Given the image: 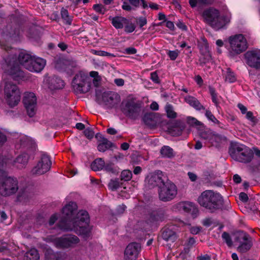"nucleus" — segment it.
<instances>
[{
  "mask_svg": "<svg viewBox=\"0 0 260 260\" xmlns=\"http://www.w3.org/2000/svg\"><path fill=\"white\" fill-rule=\"evenodd\" d=\"M226 137L218 134H212L210 137L209 142L216 147H218L223 142L226 141Z\"/></svg>",
  "mask_w": 260,
  "mask_h": 260,
  "instance_id": "2f4dec72",
  "label": "nucleus"
},
{
  "mask_svg": "<svg viewBox=\"0 0 260 260\" xmlns=\"http://www.w3.org/2000/svg\"><path fill=\"white\" fill-rule=\"evenodd\" d=\"M141 248L140 244L138 243L129 244L124 251V260H137Z\"/></svg>",
  "mask_w": 260,
  "mask_h": 260,
  "instance_id": "a211bd4d",
  "label": "nucleus"
},
{
  "mask_svg": "<svg viewBox=\"0 0 260 260\" xmlns=\"http://www.w3.org/2000/svg\"><path fill=\"white\" fill-rule=\"evenodd\" d=\"M6 159L0 154V194L9 197L15 194L19 189L18 181L16 178L8 176L3 170Z\"/></svg>",
  "mask_w": 260,
  "mask_h": 260,
  "instance_id": "f03ea898",
  "label": "nucleus"
},
{
  "mask_svg": "<svg viewBox=\"0 0 260 260\" xmlns=\"http://www.w3.org/2000/svg\"><path fill=\"white\" fill-rule=\"evenodd\" d=\"M212 133H208L205 132H203L201 133L200 136L201 137L205 140H206L209 142L210 137Z\"/></svg>",
  "mask_w": 260,
  "mask_h": 260,
  "instance_id": "338daca9",
  "label": "nucleus"
},
{
  "mask_svg": "<svg viewBox=\"0 0 260 260\" xmlns=\"http://www.w3.org/2000/svg\"><path fill=\"white\" fill-rule=\"evenodd\" d=\"M46 260H59L58 254L51 250H48L45 253Z\"/></svg>",
  "mask_w": 260,
  "mask_h": 260,
  "instance_id": "a18cd8bd",
  "label": "nucleus"
},
{
  "mask_svg": "<svg viewBox=\"0 0 260 260\" xmlns=\"http://www.w3.org/2000/svg\"><path fill=\"white\" fill-rule=\"evenodd\" d=\"M33 197L32 192H30L27 188L20 189L18 196L17 199L20 202H27Z\"/></svg>",
  "mask_w": 260,
  "mask_h": 260,
  "instance_id": "c85d7f7f",
  "label": "nucleus"
},
{
  "mask_svg": "<svg viewBox=\"0 0 260 260\" xmlns=\"http://www.w3.org/2000/svg\"><path fill=\"white\" fill-rule=\"evenodd\" d=\"M23 102L27 114L30 117H33L37 111V98L35 94L32 92L25 93Z\"/></svg>",
  "mask_w": 260,
  "mask_h": 260,
  "instance_id": "2eb2a0df",
  "label": "nucleus"
},
{
  "mask_svg": "<svg viewBox=\"0 0 260 260\" xmlns=\"http://www.w3.org/2000/svg\"><path fill=\"white\" fill-rule=\"evenodd\" d=\"M185 123L180 120L175 121L169 128L170 133L173 136H180L185 128Z\"/></svg>",
  "mask_w": 260,
  "mask_h": 260,
  "instance_id": "5701e85b",
  "label": "nucleus"
},
{
  "mask_svg": "<svg viewBox=\"0 0 260 260\" xmlns=\"http://www.w3.org/2000/svg\"><path fill=\"white\" fill-rule=\"evenodd\" d=\"M77 207L76 203L71 202L63 208V216L59 222L58 226L62 230L73 231L78 235L87 238L91 233L89 214L86 211L81 210L74 217V212Z\"/></svg>",
  "mask_w": 260,
  "mask_h": 260,
  "instance_id": "f257e3e1",
  "label": "nucleus"
},
{
  "mask_svg": "<svg viewBox=\"0 0 260 260\" xmlns=\"http://www.w3.org/2000/svg\"><path fill=\"white\" fill-rule=\"evenodd\" d=\"M88 77L82 72L77 74L72 81V86L76 93L87 92L90 88V84L87 81Z\"/></svg>",
  "mask_w": 260,
  "mask_h": 260,
  "instance_id": "9d476101",
  "label": "nucleus"
},
{
  "mask_svg": "<svg viewBox=\"0 0 260 260\" xmlns=\"http://www.w3.org/2000/svg\"><path fill=\"white\" fill-rule=\"evenodd\" d=\"M126 208V207L123 204L118 206L116 209V213L118 214H122Z\"/></svg>",
  "mask_w": 260,
  "mask_h": 260,
  "instance_id": "0e129e2a",
  "label": "nucleus"
},
{
  "mask_svg": "<svg viewBox=\"0 0 260 260\" xmlns=\"http://www.w3.org/2000/svg\"><path fill=\"white\" fill-rule=\"evenodd\" d=\"M202 17L204 21L215 30L225 28L231 19V14L220 16L219 11L213 8L205 10Z\"/></svg>",
  "mask_w": 260,
  "mask_h": 260,
  "instance_id": "7ed1b4c3",
  "label": "nucleus"
},
{
  "mask_svg": "<svg viewBox=\"0 0 260 260\" xmlns=\"http://www.w3.org/2000/svg\"><path fill=\"white\" fill-rule=\"evenodd\" d=\"M61 16L63 22L66 24L71 25L72 22V17L69 15V12L67 10L62 8L61 10Z\"/></svg>",
  "mask_w": 260,
  "mask_h": 260,
  "instance_id": "a19ab883",
  "label": "nucleus"
},
{
  "mask_svg": "<svg viewBox=\"0 0 260 260\" xmlns=\"http://www.w3.org/2000/svg\"><path fill=\"white\" fill-rule=\"evenodd\" d=\"M7 141L5 134L0 130V146L3 145Z\"/></svg>",
  "mask_w": 260,
  "mask_h": 260,
  "instance_id": "69168bd1",
  "label": "nucleus"
},
{
  "mask_svg": "<svg viewBox=\"0 0 260 260\" xmlns=\"http://www.w3.org/2000/svg\"><path fill=\"white\" fill-rule=\"evenodd\" d=\"M125 53L127 54H135L137 53V50L134 47H129L125 49Z\"/></svg>",
  "mask_w": 260,
  "mask_h": 260,
  "instance_id": "e2e57ef3",
  "label": "nucleus"
},
{
  "mask_svg": "<svg viewBox=\"0 0 260 260\" xmlns=\"http://www.w3.org/2000/svg\"><path fill=\"white\" fill-rule=\"evenodd\" d=\"M34 56L27 53L26 51H22L19 53L18 56V61L19 64L24 67L26 70H28L29 64L31 61V59Z\"/></svg>",
  "mask_w": 260,
  "mask_h": 260,
  "instance_id": "393cba45",
  "label": "nucleus"
},
{
  "mask_svg": "<svg viewBox=\"0 0 260 260\" xmlns=\"http://www.w3.org/2000/svg\"><path fill=\"white\" fill-rule=\"evenodd\" d=\"M113 146V144L108 140H104V141L100 142L98 144V150L100 152H104Z\"/></svg>",
  "mask_w": 260,
  "mask_h": 260,
  "instance_id": "58836bf2",
  "label": "nucleus"
},
{
  "mask_svg": "<svg viewBox=\"0 0 260 260\" xmlns=\"http://www.w3.org/2000/svg\"><path fill=\"white\" fill-rule=\"evenodd\" d=\"M48 86L51 90L60 89L64 86V82L57 77H49L48 79Z\"/></svg>",
  "mask_w": 260,
  "mask_h": 260,
  "instance_id": "b1692460",
  "label": "nucleus"
},
{
  "mask_svg": "<svg viewBox=\"0 0 260 260\" xmlns=\"http://www.w3.org/2000/svg\"><path fill=\"white\" fill-rule=\"evenodd\" d=\"M235 241L238 243L237 250L241 253L249 250L252 245L251 237L243 231H239L235 234Z\"/></svg>",
  "mask_w": 260,
  "mask_h": 260,
  "instance_id": "ddd939ff",
  "label": "nucleus"
},
{
  "mask_svg": "<svg viewBox=\"0 0 260 260\" xmlns=\"http://www.w3.org/2000/svg\"><path fill=\"white\" fill-rule=\"evenodd\" d=\"M80 240L75 235H70L65 237L56 238L54 244L57 247L68 248L73 247L79 243Z\"/></svg>",
  "mask_w": 260,
  "mask_h": 260,
  "instance_id": "dca6fc26",
  "label": "nucleus"
},
{
  "mask_svg": "<svg viewBox=\"0 0 260 260\" xmlns=\"http://www.w3.org/2000/svg\"><path fill=\"white\" fill-rule=\"evenodd\" d=\"M177 194L176 185L169 179L158 189V197L162 202L170 201Z\"/></svg>",
  "mask_w": 260,
  "mask_h": 260,
  "instance_id": "1a4fd4ad",
  "label": "nucleus"
},
{
  "mask_svg": "<svg viewBox=\"0 0 260 260\" xmlns=\"http://www.w3.org/2000/svg\"><path fill=\"white\" fill-rule=\"evenodd\" d=\"M29 157L28 154L26 153L19 155L15 160V163L17 164V167L19 168L24 167L27 164Z\"/></svg>",
  "mask_w": 260,
  "mask_h": 260,
  "instance_id": "473e14b6",
  "label": "nucleus"
},
{
  "mask_svg": "<svg viewBox=\"0 0 260 260\" xmlns=\"http://www.w3.org/2000/svg\"><path fill=\"white\" fill-rule=\"evenodd\" d=\"M185 101L197 110H204L205 107L194 97L187 95L184 98Z\"/></svg>",
  "mask_w": 260,
  "mask_h": 260,
  "instance_id": "7c9ffc66",
  "label": "nucleus"
},
{
  "mask_svg": "<svg viewBox=\"0 0 260 260\" xmlns=\"http://www.w3.org/2000/svg\"><path fill=\"white\" fill-rule=\"evenodd\" d=\"M160 154L164 157L171 158L175 156L173 149L168 146H164L160 149Z\"/></svg>",
  "mask_w": 260,
  "mask_h": 260,
  "instance_id": "c9c22d12",
  "label": "nucleus"
},
{
  "mask_svg": "<svg viewBox=\"0 0 260 260\" xmlns=\"http://www.w3.org/2000/svg\"><path fill=\"white\" fill-rule=\"evenodd\" d=\"M199 204L211 212L219 209L223 203L221 196L211 190H206L199 196L198 199Z\"/></svg>",
  "mask_w": 260,
  "mask_h": 260,
  "instance_id": "20e7f679",
  "label": "nucleus"
},
{
  "mask_svg": "<svg viewBox=\"0 0 260 260\" xmlns=\"http://www.w3.org/2000/svg\"><path fill=\"white\" fill-rule=\"evenodd\" d=\"M199 48L202 56L200 57V61L201 63H206L211 59L209 45L206 40H203V42L199 45Z\"/></svg>",
  "mask_w": 260,
  "mask_h": 260,
  "instance_id": "412c9836",
  "label": "nucleus"
},
{
  "mask_svg": "<svg viewBox=\"0 0 260 260\" xmlns=\"http://www.w3.org/2000/svg\"><path fill=\"white\" fill-rule=\"evenodd\" d=\"M92 52L93 54L99 55V56H111V57H114V55L110 53H108L107 52L102 51V50H92Z\"/></svg>",
  "mask_w": 260,
  "mask_h": 260,
  "instance_id": "09e8293b",
  "label": "nucleus"
},
{
  "mask_svg": "<svg viewBox=\"0 0 260 260\" xmlns=\"http://www.w3.org/2000/svg\"><path fill=\"white\" fill-rule=\"evenodd\" d=\"M124 30L127 33H131L133 32L136 26L134 23L132 22L129 21L128 19H126V22L124 25Z\"/></svg>",
  "mask_w": 260,
  "mask_h": 260,
  "instance_id": "37998d69",
  "label": "nucleus"
},
{
  "mask_svg": "<svg viewBox=\"0 0 260 260\" xmlns=\"http://www.w3.org/2000/svg\"><path fill=\"white\" fill-rule=\"evenodd\" d=\"M195 242L196 241L193 238H189L186 244L187 248H184V250L186 253H188L189 251V249L193 246Z\"/></svg>",
  "mask_w": 260,
  "mask_h": 260,
  "instance_id": "5fc2aeb1",
  "label": "nucleus"
},
{
  "mask_svg": "<svg viewBox=\"0 0 260 260\" xmlns=\"http://www.w3.org/2000/svg\"><path fill=\"white\" fill-rule=\"evenodd\" d=\"M105 166L104 160L101 158L95 159L91 164V168L94 171L102 170Z\"/></svg>",
  "mask_w": 260,
  "mask_h": 260,
  "instance_id": "e433bc0d",
  "label": "nucleus"
},
{
  "mask_svg": "<svg viewBox=\"0 0 260 260\" xmlns=\"http://www.w3.org/2000/svg\"><path fill=\"white\" fill-rule=\"evenodd\" d=\"M143 121L146 125L151 128L154 127L157 125L156 117L153 113H146L143 117Z\"/></svg>",
  "mask_w": 260,
  "mask_h": 260,
  "instance_id": "c756f323",
  "label": "nucleus"
},
{
  "mask_svg": "<svg viewBox=\"0 0 260 260\" xmlns=\"http://www.w3.org/2000/svg\"><path fill=\"white\" fill-rule=\"evenodd\" d=\"M246 146L238 143H233L231 144V146L229 148V154L231 157L237 160L238 159V155H240L241 153H242L241 150L244 149Z\"/></svg>",
  "mask_w": 260,
  "mask_h": 260,
  "instance_id": "4be33fe9",
  "label": "nucleus"
},
{
  "mask_svg": "<svg viewBox=\"0 0 260 260\" xmlns=\"http://www.w3.org/2000/svg\"><path fill=\"white\" fill-rule=\"evenodd\" d=\"M165 109L168 118H175L177 117V114L175 111L174 108L172 105L168 103L165 106Z\"/></svg>",
  "mask_w": 260,
  "mask_h": 260,
  "instance_id": "ea45409f",
  "label": "nucleus"
},
{
  "mask_svg": "<svg viewBox=\"0 0 260 260\" xmlns=\"http://www.w3.org/2000/svg\"><path fill=\"white\" fill-rule=\"evenodd\" d=\"M225 82L233 83L236 80V77L234 73L230 68H226L225 70H222Z\"/></svg>",
  "mask_w": 260,
  "mask_h": 260,
  "instance_id": "f704fd0d",
  "label": "nucleus"
},
{
  "mask_svg": "<svg viewBox=\"0 0 260 260\" xmlns=\"http://www.w3.org/2000/svg\"><path fill=\"white\" fill-rule=\"evenodd\" d=\"M165 218V214L164 211H159L156 213L155 220L156 221H162Z\"/></svg>",
  "mask_w": 260,
  "mask_h": 260,
  "instance_id": "6e6d98bb",
  "label": "nucleus"
},
{
  "mask_svg": "<svg viewBox=\"0 0 260 260\" xmlns=\"http://www.w3.org/2000/svg\"><path fill=\"white\" fill-rule=\"evenodd\" d=\"M168 179L161 171H157L150 174L145 178V185L149 189L156 186L161 187Z\"/></svg>",
  "mask_w": 260,
  "mask_h": 260,
  "instance_id": "f8f14e48",
  "label": "nucleus"
},
{
  "mask_svg": "<svg viewBox=\"0 0 260 260\" xmlns=\"http://www.w3.org/2000/svg\"><path fill=\"white\" fill-rule=\"evenodd\" d=\"M143 102L133 98L123 100L121 104V110L131 119L137 118L141 113Z\"/></svg>",
  "mask_w": 260,
  "mask_h": 260,
  "instance_id": "39448f33",
  "label": "nucleus"
},
{
  "mask_svg": "<svg viewBox=\"0 0 260 260\" xmlns=\"http://www.w3.org/2000/svg\"><path fill=\"white\" fill-rule=\"evenodd\" d=\"M104 170L112 174H115L116 172V169L114 167V165L112 163L107 164L105 166H104Z\"/></svg>",
  "mask_w": 260,
  "mask_h": 260,
  "instance_id": "603ef678",
  "label": "nucleus"
},
{
  "mask_svg": "<svg viewBox=\"0 0 260 260\" xmlns=\"http://www.w3.org/2000/svg\"><path fill=\"white\" fill-rule=\"evenodd\" d=\"M122 184L118 179H111L108 184V187L112 191L117 190Z\"/></svg>",
  "mask_w": 260,
  "mask_h": 260,
  "instance_id": "79ce46f5",
  "label": "nucleus"
},
{
  "mask_svg": "<svg viewBox=\"0 0 260 260\" xmlns=\"http://www.w3.org/2000/svg\"><path fill=\"white\" fill-rule=\"evenodd\" d=\"M94 10L99 13L104 14L105 12V9L104 6L101 4L94 5L93 7Z\"/></svg>",
  "mask_w": 260,
  "mask_h": 260,
  "instance_id": "052dcab7",
  "label": "nucleus"
},
{
  "mask_svg": "<svg viewBox=\"0 0 260 260\" xmlns=\"http://www.w3.org/2000/svg\"><path fill=\"white\" fill-rule=\"evenodd\" d=\"M4 34L9 37L16 39L20 34L19 26L15 24H8L4 30Z\"/></svg>",
  "mask_w": 260,
  "mask_h": 260,
  "instance_id": "a878e982",
  "label": "nucleus"
},
{
  "mask_svg": "<svg viewBox=\"0 0 260 260\" xmlns=\"http://www.w3.org/2000/svg\"><path fill=\"white\" fill-rule=\"evenodd\" d=\"M175 207L181 212L190 214L193 218L196 217L199 213L198 208L191 202H181L175 205Z\"/></svg>",
  "mask_w": 260,
  "mask_h": 260,
  "instance_id": "f3484780",
  "label": "nucleus"
},
{
  "mask_svg": "<svg viewBox=\"0 0 260 260\" xmlns=\"http://www.w3.org/2000/svg\"><path fill=\"white\" fill-rule=\"evenodd\" d=\"M150 78L155 83L159 84L160 83V80L156 72H153L151 73Z\"/></svg>",
  "mask_w": 260,
  "mask_h": 260,
  "instance_id": "13d9d810",
  "label": "nucleus"
},
{
  "mask_svg": "<svg viewBox=\"0 0 260 260\" xmlns=\"http://www.w3.org/2000/svg\"><path fill=\"white\" fill-rule=\"evenodd\" d=\"M247 63L251 67L260 69V50H252L245 54Z\"/></svg>",
  "mask_w": 260,
  "mask_h": 260,
  "instance_id": "6ab92c4d",
  "label": "nucleus"
},
{
  "mask_svg": "<svg viewBox=\"0 0 260 260\" xmlns=\"http://www.w3.org/2000/svg\"><path fill=\"white\" fill-rule=\"evenodd\" d=\"M129 2L131 5L136 7H139L140 5H142L144 9L148 7V5L144 0H129Z\"/></svg>",
  "mask_w": 260,
  "mask_h": 260,
  "instance_id": "49530a36",
  "label": "nucleus"
},
{
  "mask_svg": "<svg viewBox=\"0 0 260 260\" xmlns=\"http://www.w3.org/2000/svg\"><path fill=\"white\" fill-rule=\"evenodd\" d=\"M20 143L22 147H27L29 144V140L27 137L24 136L20 139Z\"/></svg>",
  "mask_w": 260,
  "mask_h": 260,
  "instance_id": "bf43d9fd",
  "label": "nucleus"
},
{
  "mask_svg": "<svg viewBox=\"0 0 260 260\" xmlns=\"http://www.w3.org/2000/svg\"><path fill=\"white\" fill-rule=\"evenodd\" d=\"M240 155H238V159L236 161L243 162L248 163L250 162L253 158V154L251 150L247 147L245 146Z\"/></svg>",
  "mask_w": 260,
  "mask_h": 260,
  "instance_id": "bb28decb",
  "label": "nucleus"
},
{
  "mask_svg": "<svg viewBox=\"0 0 260 260\" xmlns=\"http://www.w3.org/2000/svg\"><path fill=\"white\" fill-rule=\"evenodd\" d=\"M239 199L241 201L244 202H246L248 200V196L245 192H241L239 194Z\"/></svg>",
  "mask_w": 260,
  "mask_h": 260,
  "instance_id": "774afa93",
  "label": "nucleus"
},
{
  "mask_svg": "<svg viewBox=\"0 0 260 260\" xmlns=\"http://www.w3.org/2000/svg\"><path fill=\"white\" fill-rule=\"evenodd\" d=\"M120 177L121 181H129L131 179L132 177V173L129 170H123L121 173Z\"/></svg>",
  "mask_w": 260,
  "mask_h": 260,
  "instance_id": "c03bdc74",
  "label": "nucleus"
},
{
  "mask_svg": "<svg viewBox=\"0 0 260 260\" xmlns=\"http://www.w3.org/2000/svg\"><path fill=\"white\" fill-rule=\"evenodd\" d=\"M112 24L117 29L122 28L124 27L125 22H126V18L117 16L112 18Z\"/></svg>",
  "mask_w": 260,
  "mask_h": 260,
  "instance_id": "72a5a7b5",
  "label": "nucleus"
},
{
  "mask_svg": "<svg viewBox=\"0 0 260 260\" xmlns=\"http://www.w3.org/2000/svg\"><path fill=\"white\" fill-rule=\"evenodd\" d=\"M5 62L6 67H4V68L11 78L18 80L24 77L23 72L20 69L15 54H11L7 58L5 59Z\"/></svg>",
  "mask_w": 260,
  "mask_h": 260,
  "instance_id": "0eeeda50",
  "label": "nucleus"
},
{
  "mask_svg": "<svg viewBox=\"0 0 260 260\" xmlns=\"http://www.w3.org/2000/svg\"><path fill=\"white\" fill-rule=\"evenodd\" d=\"M84 134L88 139H92L94 135L93 131L90 128L85 129L84 131Z\"/></svg>",
  "mask_w": 260,
  "mask_h": 260,
  "instance_id": "864d4df0",
  "label": "nucleus"
},
{
  "mask_svg": "<svg viewBox=\"0 0 260 260\" xmlns=\"http://www.w3.org/2000/svg\"><path fill=\"white\" fill-rule=\"evenodd\" d=\"M4 92L6 102L10 107L13 108L18 105L20 100V92L15 84L11 81L7 82Z\"/></svg>",
  "mask_w": 260,
  "mask_h": 260,
  "instance_id": "6e6552de",
  "label": "nucleus"
},
{
  "mask_svg": "<svg viewBox=\"0 0 260 260\" xmlns=\"http://www.w3.org/2000/svg\"><path fill=\"white\" fill-rule=\"evenodd\" d=\"M95 96L99 104L103 105L108 109L116 108L121 101L119 94L114 91L102 92L100 90H96Z\"/></svg>",
  "mask_w": 260,
  "mask_h": 260,
  "instance_id": "423d86ee",
  "label": "nucleus"
},
{
  "mask_svg": "<svg viewBox=\"0 0 260 260\" xmlns=\"http://www.w3.org/2000/svg\"><path fill=\"white\" fill-rule=\"evenodd\" d=\"M46 64L45 60L40 57L33 56L29 64L28 70L32 72H40L44 68Z\"/></svg>",
  "mask_w": 260,
  "mask_h": 260,
  "instance_id": "aec40b11",
  "label": "nucleus"
},
{
  "mask_svg": "<svg viewBox=\"0 0 260 260\" xmlns=\"http://www.w3.org/2000/svg\"><path fill=\"white\" fill-rule=\"evenodd\" d=\"M222 238L229 246L232 245V241L229 234L226 232H223L222 234Z\"/></svg>",
  "mask_w": 260,
  "mask_h": 260,
  "instance_id": "8fccbe9b",
  "label": "nucleus"
},
{
  "mask_svg": "<svg viewBox=\"0 0 260 260\" xmlns=\"http://www.w3.org/2000/svg\"><path fill=\"white\" fill-rule=\"evenodd\" d=\"M161 236L165 241L172 243L177 238L176 232L169 228H165L163 230Z\"/></svg>",
  "mask_w": 260,
  "mask_h": 260,
  "instance_id": "cd10ccee",
  "label": "nucleus"
},
{
  "mask_svg": "<svg viewBox=\"0 0 260 260\" xmlns=\"http://www.w3.org/2000/svg\"><path fill=\"white\" fill-rule=\"evenodd\" d=\"M179 54V51L177 50L174 51H169L168 53L170 59L172 60H174L177 57Z\"/></svg>",
  "mask_w": 260,
  "mask_h": 260,
  "instance_id": "4d7b16f0",
  "label": "nucleus"
},
{
  "mask_svg": "<svg viewBox=\"0 0 260 260\" xmlns=\"http://www.w3.org/2000/svg\"><path fill=\"white\" fill-rule=\"evenodd\" d=\"M231 53L238 54L244 51L247 48V42L242 34L231 36L229 39Z\"/></svg>",
  "mask_w": 260,
  "mask_h": 260,
  "instance_id": "9b49d317",
  "label": "nucleus"
},
{
  "mask_svg": "<svg viewBox=\"0 0 260 260\" xmlns=\"http://www.w3.org/2000/svg\"><path fill=\"white\" fill-rule=\"evenodd\" d=\"M187 123L192 126H198L202 125V123L198 121L196 118L188 116L186 118Z\"/></svg>",
  "mask_w": 260,
  "mask_h": 260,
  "instance_id": "de8ad7c7",
  "label": "nucleus"
},
{
  "mask_svg": "<svg viewBox=\"0 0 260 260\" xmlns=\"http://www.w3.org/2000/svg\"><path fill=\"white\" fill-rule=\"evenodd\" d=\"M40 256L37 249L32 248L25 254V260H39Z\"/></svg>",
  "mask_w": 260,
  "mask_h": 260,
  "instance_id": "4c0bfd02",
  "label": "nucleus"
},
{
  "mask_svg": "<svg viewBox=\"0 0 260 260\" xmlns=\"http://www.w3.org/2000/svg\"><path fill=\"white\" fill-rule=\"evenodd\" d=\"M137 23L139 25L140 28H142L143 26L146 24L147 19L145 17H141L137 19Z\"/></svg>",
  "mask_w": 260,
  "mask_h": 260,
  "instance_id": "680f3d73",
  "label": "nucleus"
},
{
  "mask_svg": "<svg viewBox=\"0 0 260 260\" xmlns=\"http://www.w3.org/2000/svg\"><path fill=\"white\" fill-rule=\"evenodd\" d=\"M205 116L209 120H211L213 122L215 123H219V121L215 117L210 111L206 110L205 112Z\"/></svg>",
  "mask_w": 260,
  "mask_h": 260,
  "instance_id": "3c124183",
  "label": "nucleus"
},
{
  "mask_svg": "<svg viewBox=\"0 0 260 260\" xmlns=\"http://www.w3.org/2000/svg\"><path fill=\"white\" fill-rule=\"evenodd\" d=\"M51 166L50 158L46 154H42L40 160L31 170L32 174L41 175L48 172Z\"/></svg>",
  "mask_w": 260,
  "mask_h": 260,
  "instance_id": "4468645a",
  "label": "nucleus"
}]
</instances>
